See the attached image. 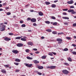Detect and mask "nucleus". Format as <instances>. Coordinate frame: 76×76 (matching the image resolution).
Listing matches in <instances>:
<instances>
[{"instance_id":"f257e3e1","label":"nucleus","mask_w":76,"mask_h":76,"mask_svg":"<svg viewBox=\"0 0 76 76\" xmlns=\"http://www.w3.org/2000/svg\"><path fill=\"white\" fill-rule=\"evenodd\" d=\"M68 12H71V14L72 15H74V14H76V12L74 11V10H68Z\"/></svg>"},{"instance_id":"f03ea898","label":"nucleus","mask_w":76,"mask_h":76,"mask_svg":"<svg viewBox=\"0 0 76 76\" xmlns=\"http://www.w3.org/2000/svg\"><path fill=\"white\" fill-rule=\"evenodd\" d=\"M5 28H6V26L3 25L2 28H0V31H4L5 30Z\"/></svg>"},{"instance_id":"7ed1b4c3","label":"nucleus","mask_w":76,"mask_h":76,"mask_svg":"<svg viewBox=\"0 0 76 76\" xmlns=\"http://www.w3.org/2000/svg\"><path fill=\"white\" fill-rule=\"evenodd\" d=\"M62 72L65 75H67L69 73V71L66 69L63 70L62 71Z\"/></svg>"},{"instance_id":"20e7f679","label":"nucleus","mask_w":76,"mask_h":76,"mask_svg":"<svg viewBox=\"0 0 76 76\" xmlns=\"http://www.w3.org/2000/svg\"><path fill=\"white\" fill-rule=\"evenodd\" d=\"M47 69H55L56 67L55 66H48L46 67Z\"/></svg>"},{"instance_id":"39448f33","label":"nucleus","mask_w":76,"mask_h":76,"mask_svg":"<svg viewBox=\"0 0 76 76\" xmlns=\"http://www.w3.org/2000/svg\"><path fill=\"white\" fill-rule=\"evenodd\" d=\"M17 45L18 47H22L23 45V44L20 43H18Z\"/></svg>"},{"instance_id":"423d86ee","label":"nucleus","mask_w":76,"mask_h":76,"mask_svg":"<svg viewBox=\"0 0 76 76\" xmlns=\"http://www.w3.org/2000/svg\"><path fill=\"white\" fill-rule=\"evenodd\" d=\"M68 4H73L74 3V1L73 0H71L70 1H68L67 2Z\"/></svg>"},{"instance_id":"0eeeda50","label":"nucleus","mask_w":76,"mask_h":76,"mask_svg":"<svg viewBox=\"0 0 76 76\" xmlns=\"http://www.w3.org/2000/svg\"><path fill=\"white\" fill-rule=\"evenodd\" d=\"M12 51V53L15 54H18V51L16 50H13Z\"/></svg>"},{"instance_id":"6e6552de","label":"nucleus","mask_w":76,"mask_h":76,"mask_svg":"<svg viewBox=\"0 0 76 76\" xmlns=\"http://www.w3.org/2000/svg\"><path fill=\"white\" fill-rule=\"evenodd\" d=\"M4 40H5V41H10V40L11 39L6 37L4 38Z\"/></svg>"},{"instance_id":"1a4fd4ad","label":"nucleus","mask_w":76,"mask_h":76,"mask_svg":"<svg viewBox=\"0 0 76 76\" xmlns=\"http://www.w3.org/2000/svg\"><path fill=\"white\" fill-rule=\"evenodd\" d=\"M26 66L28 67H31L32 66V64H26Z\"/></svg>"},{"instance_id":"9d476101","label":"nucleus","mask_w":76,"mask_h":76,"mask_svg":"<svg viewBox=\"0 0 76 76\" xmlns=\"http://www.w3.org/2000/svg\"><path fill=\"white\" fill-rule=\"evenodd\" d=\"M57 41H58L59 42H61V41H63V40L62 39L60 38H58L56 39Z\"/></svg>"},{"instance_id":"9b49d317","label":"nucleus","mask_w":76,"mask_h":76,"mask_svg":"<svg viewBox=\"0 0 76 76\" xmlns=\"http://www.w3.org/2000/svg\"><path fill=\"white\" fill-rule=\"evenodd\" d=\"M28 44L32 46V45H33V43L31 42H28Z\"/></svg>"},{"instance_id":"f8f14e48","label":"nucleus","mask_w":76,"mask_h":76,"mask_svg":"<svg viewBox=\"0 0 76 76\" xmlns=\"http://www.w3.org/2000/svg\"><path fill=\"white\" fill-rule=\"evenodd\" d=\"M31 22H36V19L35 18H32L31 20Z\"/></svg>"},{"instance_id":"ddd939ff","label":"nucleus","mask_w":76,"mask_h":76,"mask_svg":"<svg viewBox=\"0 0 76 76\" xmlns=\"http://www.w3.org/2000/svg\"><path fill=\"white\" fill-rule=\"evenodd\" d=\"M33 62L35 63V64H37V63H39V62L37 61V60H34L33 61Z\"/></svg>"},{"instance_id":"4468645a","label":"nucleus","mask_w":76,"mask_h":76,"mask_svg":"<svg viewBox=\"0 0 76 76\" xmlns=\"http://www.w3.org/2000/svg\"><path fill=\"white\" fill-rule=\"evenodd\" d=\"M38 13L39 16H43V13L42 12H39Z\"/></svg>"},{"instance_id":"2eb2a0df","label":"nucleus","mask_w":76,"mask_h":76,"mask_svg":"<svg viewBox=\"0 0 76 76\" xmlns=\"http://www.w3.org/2000/svg\"><path fill=\"white\" fill-rule=\"evenodd\" d=\"M38 68L39 69H44V67L42 66H39L38 67Z\"/></svg>"},{"instance_id":"dca6fc26","label":"nucleus","mask_w":76,"mask_h":76,"mask_svg":"<svg viewBox=\"0 0 76 76\" xmlns=\"http://www.w3.org/2000/svg\"><path fill=\"white\" fill-rule=\"evenodd\" d=\"M68 60L69 61H72V58H71L70 57H69L68 58H67Z\"/></svg>"},{"instance_id":"f3484780","label":"nucleus","mask_w":76,"mask_h":76,"mask_svg":"<svg viewBox=\"0 0 76 76\" xmlns=\"http://www.w3.org/2000/svg\"><path fill=\"white\" fill-rule=\"evenodd\" d=\"M22 36H21L20 37H16L15 38L16 39H20L21 38H22Z\"/></svg>"},{"instance_id":"a211bd4d","label":"nucleus","mask_w":76,"mask_h":76,"mask_svg":"<svg viewBox=\"0 0 76 76\" xmlns=\"http://www.w3.org/2000/svg\"><path fill=\"white\" fill-rule=\"evenodd\" d=\"M15 61H16L17 62H20V59H15Z\"/></svg>"},{"instance_id":"6ab92c4d","label":"nucleus","mask_w":76,"mask_h":76,"mask_svg":"<svg viewBox=\"0 0 76 76\" xmlns=\"http://www.w3.org/2000/svg\"><path fill=\"white\" fill-rule=\"evenodd\" d=\"M27 59H28V60H32V59H33V58H32L29 57V56L27 57Z\"/></svg>"},{"instance_id":"aec40b11","label":"nucleus","mask_w":76,"mask_h":76,"mask_svg":"<svg viewBox=\"0 0 76 76\" xmlns=\"http://www.w3.org/2000/svg\"><path fill=\"white\" fill-rule=\"evenodd\" d=\"M47 56H42L41 58L42 59H45V58H46Z\"/></svg>"},{"instance_id":"412c9836","label":"nucleus","mask_w":76,"mask_h":76,"mask_svg":"<svg viewBox=\"0 0 76 76\" xmlns=\"http://www.w3.org/2000/svg\"><path fill=\"white\" fill-rule=\"evenodd\" d=\"M1 72L3 73H6V70H5L4 69H2V70H1Z\"/></svg>"},{"instance_id":"4be33fe9","label":"nucleus","mask_w":76,"mask_h":76,"mask_svg":"<svg viewBox=\"0 0 76 76\" xmlns=\"http://www.w3.org/2000/svg\"><path fill=\"white\" fill-rule=\"evenodd\" d=\"M51 6L53 8H54L56 7V5L55 4H53L51 5Z\"/></svg>"},{"instance_id":"5701e85b","label":"nucleus","mask_w":76,"mask_h":76,"mask_svg":"<svg viewBox=\"0 0 76 76\" xmlns=\"http://www.w3.org/2000/svg\"><path fill=\"white\" fill-rule=\"evenodd\" d=\"M46 31H47V32H52V31H51V29H47L46 30Z\"/></svg>"},{"instance_id":"b1692460","label":"nucleus","mask_w":76,"mask_h":76,"mask_svg":"<svg viewBox=\"0 0 76 76\" xmlns=\"http://www.w3.org/2000/svg\"><path fill=\"white\" fill-rule=\"evenodd\" d=\"M21 40H22V41H26V39L23 38H21Z\"/></svg>"},{"instance_id":"393cba45","label":"nucleus","mask_w":76,"mask_h":76,"mask_svg":"<svg viewBox=\"0 0 76 76\" xmlns=\"http://www.w3.org/2000/svg\"><path fill=\"white\" fill-rule=\"evenodd\" d=\"M4 66L6 68H8V67H9V65H4Z\"/></svg>"},{"instance_id":"a878e982","label":"nucleus","mask_w":76,"mask_h":76,"mask_svg":"<svg viewBox=\"0 0 76 76\" xmlns=\"http://www.w3.org/2000/svg\"><path fill=\"white\" fill-rule=\"evenodd\" d=\"M63 18L64 19H69V18L68 17H63Z\"/></svg>"},{"instance_id":"bb28decb","label":"nucleus","mask_w":76,"mask_h":76,"mask_svg":"<svg viewBox=\"0 0 76 76\" xmlns=\"http://www.w3.org/2000/svg\"><path fill=\"white\" fill-rule=\"evenodd\" d=\"M45 3L46 4V5H47L48 4H50V2H45Z\"/></svg>"},{"instance_id":"cd10ccee","label":"nucleus","mask_w":76,"mask_h":76,"mask_svg":"<svg viewBox=\"0 0 76 76\" xmlns=\"http://www.w3.org/2000/svg\"><path fill=\"white\" fill-rule=\"evenodd\" d=\"M52 34H57V33L56 31H53L52 32Z\"/></svg>"},{"instance_id":"c85d7f7f","label":"nucleus","mask_w":76,"mask_h":76,"mask_svg":"<svg viewBox=\"0 0 76 76\" xmlns=\"http://www.w3.org/2000/svg\"><path fill=\"white\" fill-rule=\"evenodd\" d=\"M48 55L49 56H53V53H51L50 52L48 54Z\"/></svg>"},{"instance_id":"c756f323","label":"nucleus","mask_w":76,"mask_h":76,"mask_svg":"<svg viewBox=\"0 0 76 76\" xmlns=\"http://www.w3.org/2000/svg\"><path fill=\"white\" fill-rule=\"evenodd\" d=\"M45 23L48 24H50V22L48 21H47L45 22Z\"/></svg>"},{"instance_id":"7c9ffc66","label":"nucleus","mask_w":76,"mask_h":76,"mask_svg":"<svg viewBox=\"0 0 76 76\" xmlns=\"http://www.w3.org/2000/svg\"><path fill=\"white\" fill-rule=\"evenodd\" d=\"M26 53H29V50L28 49H27L26 50Z\"/></svg>"},{"instance_id":"2f4dec72","label":"nucleus","mask_w":76,"mask_h":76,"mask_svg":"<svg viewBox=\"0 0 76 76\" xmlns=\"http://www.w3.org/2000/svg\"><path fill=\"white\" fill-rule=\"evenodd\" d=\"M72 54H74V55H76V52H72Z\"/></svg>"},{"instance_id":"473e14b6","label":"nucleus","mask_w":76,"mask_h":76,"mask_svg":"<svg viewBox=\"0 0 76 76\" xmlns=\"http://www.w3.org/2000/svg\"><path fill=\"white\" fill-rule=\"evenodd\" d=\"M64 65H66V66H69V64L66 63H64Z\"/></svg>"},{"instance_id":"72a5a7b5","label":"nucleus","mask_w":76,"mask_h":76,"mask_svg":"<svg viewBox=\"0 0 76 76\" xmlns=\"http://www.w3.org/2000/svg\"><path fill=\"white\" fill-rule=\"evenodd\" d=\"M69 50L67 49V48H65L64 49V51H68Z\"/></svg>"},{"instance_id":"f704fd0d","label":"nucleus","mask_w":76,"mask_h":76,"mask_svg":"<svg viewBox=\"0 0 76 76\" xmlns=\"http://www.w3.org/2000/svg\"><path fill=\"white\" fill-rule=\"evenodd\" d=\"M51 18H52V19H56V17H55L54 16L51 17Z\"/></svg>"},{"instance_id":"c9c22d12","label":"nucleus","mask_w":76,"mask_h":76,"mask_svg":"<svg viewBox=\"0 0 76 76\" xmlns=\"http://www.w3.org/2000/svg\"><path fill=\"white\" fill-rule=\"evenodd\" d=\"M66 39H69V40H70L71 39V38L69 37H67L66 38Z\"/></svg>"},{"instance_id":"e433bc0d","label":"nucleus","mask_w":76,"mask_h":76,"mask_svg":"<svg viewBox=\"0 0 76 76\" xmlns=\"http://www.w3.org/2000/svg\"><path fill=\"white\" fill-rule=\"evenodd\" d=\"M70 9H74V8H75V7H74V6H71L70 7Z\"/></svg>"},{"instance_id":"4c0bfd02","label":"nucleus","mask_w":76,"mask_h":76,"mask_svg":"<svg viewBox=\"0 0 76 76\" xmlns=\"http://www.w3.org/2000/svg\"><path fill=\"white\" fill-rule=\"evenodd\" d=\"M26 26V25L25 24H23L21 25L22 27H25Z\"/></svg>"},{"instance_id":"58836bf2","label":"nucleus","mask_w":76,"mask_h":76,"mask_svg":"<svg viewBox=\"0 0 76 76\" xmlns=\"http://www.w3.org/2000/svg\"><path fill=\"white\" fill-rule=\"evenodd\" d=\"M57 24V23L55 22L53 23V25H56Z\"/></svg>"},{"instance_id":"ea45409f","label":"nucleus","mask_w":76,"mask_h":76,"mask_svg":"<svg viewBox=\"0 0 76 76\" xmlns=\"http://www.w3.org/2000/svg\"><path fill=\"white\" fill-rule=\"evenodd\" d=\"M73 27H75V26H76V23H75L73 24L72 25Z\"/></svg>"},{"instance_id":"a19ab883","label":"nucleus","mask_w":76,"mask_h":76,"mask_svg":"<svg viewBox=\"0 0 76 76\" xmlns=\"http://www.w3.org/2000/svg\"><path fill=\"white\" fill-rule=\"evenodd\" d=\"M61 34H64V33L63 32L59 33L58 34V35H61Z\"/></svg>"},{"instance_id":"79ce46f5","label":"nucleus","mask_w":76,"mask_h":76,"mask_svg":"<svg viewBox=\"0 0 76 76\" xmlns=\"http://www.w3.org/2000/svg\"><path fill=\"white\" fill-rule=\"evenodd\" d=\"M63 10V11H67V10H68V9H64Z\"/></svg>"},{"instance_id":"37998d69","label":"nucleus","mask_w":76,"mask_h":76,"mask_svg":"<svg viewBox=\"0 0 76 76\" xmlns=\"http://www.w3.org/2000/svg\"><path fill=\"white\" fill-rule=\"evenodd\" d=\"M11 14V13L10 12H8L7 13V15H10Z\"/></svg>"},{"instance_id":"c03bdc74","label":"nucleus","mask_w":76,"mask_h":76,"mask_svg":"<svg viewBox=\"0 0 76 76\" xmlns=\"http://www.w3.org/2000/svg\"><path fill=\"white\" fill-rule=\"evenodd\" d=\"M37 74L39 75H42V73H40L39 72H38L37 73Z\"/></svg>"},{"instance_id":"a18cd8bd","label":"nucleus","mask_w":76,"mask_h":76,"mask_svg":"<svg viewBox=\"0 0 76 76\" xmlns=\"http://www.w3.org/2000/svg\"><path fill=\"white\" fill-rule=\"evenodd\" d=\"M9 35H13V33H10L9 34Z\"/></svg>"},{"instance_id":"49530a36","label":"nucleus","mask_w":76,"mask_h":76,"mask_svg":"<svg viewBox=\"0 0 76 76\" xmlns=\"http://www.w3.org/2000/svg\"><path fill=\"white\" fill-rule=\"evenodd\" d=\"M33 26H37V24H36L35 23H34L33 24Z\"/></svg>"},{"instance_id":"de8ad7c7","label":"nucleus","mask_w":76,"mask_h":76,"mask_svg":"<svg viewBox=\"0 0 76 76\" xmlns=\"http://www.w3.org/2000/svg\"><path fill=\"white\" fill-rule=\"evenodd\" d=\"M30 20H31V18H27V21Z\"/></svg>"},{"instance_id":"09e8293b","label":"nucleus","mask_w":76,"mask_h":76,"mask_svg":"<svg viewBox=\"0 0 76 76\" xmlns=\"http://www.w3.org/2000/svg\"><path fill=\"white\" fill-rule=\"evenodd\" d=\"M64 25H68V23L66 22H64Z\"/></svg>"},{"instance_id":"8fccbe9b","label":"nucleus","mask_w":76,"mask_h":76,"mask_svg":"<svg viewBox=\"0 0 76 76\" xmlns=\"http://www.w3.org/2000/svg\"><path fill=\"white\" fill-rule=\"evenodd\" d=\"M15 64V65H16L17 66H18V65H19V64L18 63H14Z\"/></svg>"},{"instance_id":"3c124183","label":"nucleus","mask_w":76,"mask_h":76,"mask_svg":"<svg viewBox=\"0 0 76 76\" xmlns=\"http://www.w3.org/2000/svg\"><path fill=\"white\" fill-rule=\"evenodd\" d=\"M35 53L36 54H39V51H37L35 52Z\"/></svg>"},{"instance_id":"603ef678","label":"nucleus","mask_w":76,"mask_h":76,"mask_svg":"<svg viewBox=\"0 0 76 76\" xmlns=\"http://www.w3.org/2000/svg\"><path fill=\"white\" fill-rule=\"evenodd\" d=\"M63 15H67V13H66V12H64L63 13Z\"/></svg>"},{"instance_id":"864d4df0","label":"nucleus","mask_w":76,"mask_h":76,"mask_svg":"<svg viewBox=\"0 0 76 76\" xmlns=\"http://www.w3.org/2000/svg\"><path fill=\"white\" fill-rule=\"evenodd\" d=\"M16 72H19V69H17L15 70Z\"/></svg>"},{"instance_id":"5fc2aeb1","label":"nucleus","mask_w":76,"mask_h":76,"mask_svg":"<svg viewBox=\"0 0 76 76\" xmlns=\"http://www.w3.org/2000/svg\"><path fill=\"white\" fill-rule=\"evenodd\" d=\"M72 46H73V47H76V45L75 44H72Z\"/></svg>"},{"instance_id":"6e6d98bb","label":"nucleus","mask_w":76,"mask_h":76,"mask_svg":"<svg viewBox=\"0 0 76 76\" xmlns=\"http://www.w3.org/2000/svg\"><path fill=\"white\" fill-rule=\"evenodd\" d=\"M52 53H53L54 55H56V53L54 52H51Z\"/></svg>"},{"instance_id":"4d7b16f0","label":"nucleus","mask_w":76,"mask_h":76,"mask_svg":"<svg viewBox=\"0 0 76 76\" xmlns=\"http://www.w3.org/2000/svg\"><path fill=\"white\" fill-rule=\"evenodd\" d=\"M33 50L34 51H37V49H35V48L33 49Z\"/></svg>"},{"instance_id":"13d9d810","label":"nucleus","mask_w":76,"mask_h":76,"mask_svg":"<svg viewBox=\"0 0 76 76\" xmlns=\"http://www.w3.org/2000/svg\"><path fill=\"white\" fill-rule=\"evenodd\" d=\"M58 1V0H55L54 1V3H56V2H57Z\"/></svg>"},{"instance_id":"bf43d9fd","label":"nucleus","mask_w":76,"mask_h":76,"mask_svg":"<svg viewBox=\"0 0 76 76\" xmlns=\"http://www.w3.org/2000/svg\"><path fill=\"white\" fill-rule=\"evenodd\" d=\"M4 24H5L6 25H7V23L6 22H4Z\"/></svg>"},{"instance_id":"052dcab7","label":"nucleus","mask_w":76,"mask_h":76,"mask_svg":"<svg viewBox=\"0 0 76 76\" xmlns=\"http://www.w3.org/2000/svg\"><path fill=\"white\" fill-rule=\"evenodd\" d=\"M9 7H5V9L7 10V9H9Z\"/></svg>"},{"instance_id":"680f3d73","label":"nucleus","mask_w":76,"mask_h":76,"mask_svg":"<svg viewBox=\"0 0 76 76\" xmlns=\"http://www.w3.org/2000/svg\"><path fill=\"white\" fill-rule=\"evenodd\" d=\"M20 23H23V21H20Z\"/></svg>"},{"instance_id":"e2e57ef3","label":"nucleus","mask_w":76,"mask_h":76,"mask_svg":"<svg viewBox=\"0 0 76 76\" xmlns=\"http://www.w3.org/2000/svg\"><path fill=\"white\" fill-rule=\"evenodd\" d=\"M41 39H44V37H41Z\"/></svg>"},{"instance_id":"0e129e2a","label":"nucleus","mask_w":76,"mask_h":76,"mask_svg":"<svg viewBox=\"0 0 76 76\" xmlns=\"http://www.w3.org/2000/svg\"><path fill=\"white\" fill-rule=\"evenodd\" d=\"M2 5L3 6H5L6 5V3H4L3 4H2Z\"/></svg>"},{"instance_id":"69168bd1","label":"nucleus","mask_w":76,"mask_h":76,"mask_svg":"<svg viewBox=\"0 0 76 76\" xmlns=\"http://www.w3.org/2000/svg\"><path fill=\"white\" fill-rule=\"evenodd\" d=\"M3 10L1 8L0 9V11H3Z\"/></svg>"},{"instance_id":"338daca9","label":"nucleus","mask_w":76,"mask_h":76,"mask_svg":"<svg viewBox=\"0 0 76 76\" xmlns=\"http://www.w3.org/2000/svg\"><path fill=\"white\" fill-rule=\"evenodd\" d=\"M30 12H34V10H30Z\"/></svg>"},{"instance_id":"774afa93","label":"nucleus","mask_w":76,"mask_h":76,"mask_svg":"<svg viewBox=\"0 0 76 76\" xmlns=\"http://www.w3.org/2000/svg\"><path fill=\"white\" fill-rule=\"evenodd\" d=\"M2 7V4H0V7Z\"/></svg>"}]
</instances>
